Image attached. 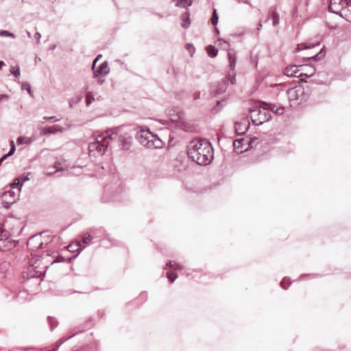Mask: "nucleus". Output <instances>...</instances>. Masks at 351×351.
<instances>
[{
    "mask_svg": "<svg viewBox=\"0 0 351 351\" xmlns=\"http://www.w3.org/2000/svg\"><path fill=\"white\" fill-rule=\"evenodd\" d=\"M188 155L200 165L209 164L213 158L210 143L205 140H193L188 146Z\"/></svg>",
    "mask_w": 351,
    "mask_h": 351,
    "instance_id": "1",
    "label": "nucleus"
},
{
    "mask_svg": "<svg viewBox=\"0 0 351 351\" xmlns=\"http://www.w3.org/2000/svg\"><path fill=\"white\" fill-rule=\"evenodd\" d=\"M117 139L123 143L124 149H128V145L130 143L131 138L130 136L126 137L123 136L121 130L117 129L115 130H108L98 136L96 138V141L90 144V152L96 150L99 153L104 154L110 144V142Z\"/></svg>",
    "mask_w": 351,
    "mask_h": 351,
    "instance_id": "2",
    "label": "nucleus"
},
{
    "mask_svg": "<svg viewBox=\"0 0 351 351\" xmlns=\"http://www.w3.org/2000/svg\"><path fill=\"white\" fill-rule=\"evenodd\" d=\"M287 93L291 106L298 105L306 99L304 88L302 86H296L289 88Z\"/></svg>",
    "mask_w": 351,
    "mask_h": 351,
    "instance_id": "3",
    "label": "nucleus"
},
{
    "mask_svg": "<svg viewBox=\"0 0 351 351\" xmlns=\"http://www.w3.org/2000/svg\"><path fill=\"white\" fill-rule=\"evenodd\" d=\"M250 117L252 122L258 125L270 119L271 112L267 108H257L251 111Z\"/></svg>",
    "mask_w": 351,
    "mask_h": 351,
    "instance_id": "4",
    "label": "nucleus"
},
{
    "mask_svg": "<svg viewBox=\"0 0 351 351\" xmlns=\"http://www.w3.org/2000/svg\"><path fill=\"white\" fill-rule=\"evenodd\" d=\"M102 57L101 54H99L94 60L93 63V70L94 71L95 77H103L110 72V68L106 61L101 63L97 68L96 67L97 62Z\"/></svg>",
    "mask_w": 351,
    "mask_h": 351,
    "instance_id": "5",
    "label": "nucleus"
},
{
    "mask_svg": "<svg viewBox=\"0 0 351 351\" xmlns=\"http://www.w3.org/2000/svg\"><path fill=\"white\" fill-rule=\"evenodd\" d=\"M348 0H329V10L341 16L345 4Z\"/></svg>",
    "mask_w": 351,
    "mask_h": 351,
    "instance_id": "6",
    "label": "nucleus"
},
{
    "mask_svg": "<svg viewBox=\"0 0 351 351\" xmlns=\"http://www.w3.org/2000/svg\"><path fill=\"white\" fill-rule=\"evenodd\" d=\"M250 127V122L247 118H242L235 123V132L239 135L244 134Z\"/></svg>",
    "mask_w": 351,
    "mask_h": 351,
    "instance_id": "7",
    "label": "nucleus"
},
{
    "mask_svg": "<svg viewBox=\"0 0 351 351\" xmlns=\"http://www.w3.org/2000/svg\"><path fill=\"white\" fill-rule=\"evenodd\" d=\"M19 195L10 191H6L3 194V204H13L18 198Z\"/></svg>",
    "mask_w": 351,
    "mask_h": 351,
    "instance_id": "8",
    "label": "nucleus"
},
{
    "mask_svg": "<svg viewBox=\"0 0 351 351\" xmlns=\"http://www.w3.org/2000/svg\"><path fill=\"white\" fill-rule=\"evenodd\" d=\"M301 73V68L296 65H291L285 69V73L287 76L300 77L299 74Z\"/></svg>",
    "mask_w": 351,
    "mask_h": 351,
    "instance_id": "9",
    "label": "nucleus"
},
{
    "mask_svg": "<svg viewBox=\"0 0 351 351\" xmlns=\"http://www.w3.org/2000/svg\"><path fill=\"white\" fill-rule=\"evenodd\" d=\"M341 17L348 21H351V0H348L343 8Z\"/></svg>",
    "mask_w": 351,
    "mask_h": 351,
    "instance_id": "10",
    "label": "nucleus"
},
{
    "mask_svg": "<svg viewBox=\"0 0 351 351\" xmlns=\"http://www.w3.org/2000/svg\"><path fill=\"white\" fill-rule=\"evenodd\" d=\"M300 67L301 68V73L299 74L300 77L306 76L308 77L313 75L315 73V69L310 66L300 65Z\"/></svg>",
    "mask_w": 351,
    "mask_h": 351,
    "instance_id": "11",
    "label": "nucleus"
},
{
    "mask_svg": "<svg viewBox=\"0 0 351 351\" xmlns=\"http://www.w3.org/2000/svg\"><path fill=\"white\" fill-rule=\"evenodd\" d=\"M84 247H82L81 241H76V242L72 243L69 244L67 247L68 250L72 252H80L82 249H84Z\"/></svg>",
    "mask_w": 351,
    "mask_h": 351,
    "instance_id": "12",
    "label": "nucleus"
},
{
    "mask_svg": "<svg viewBox=\"0 0 351 351\" xmlns=\"http://www.w3.org/2000/svg\"><path fill=\"white\" fill-rule=\"evenodd\" d=\"M173 1H176V5L179 7L186 8L191 5L192 0H172Z\"/></svg>",
    "mask_w": 351,
    "mask_h": 351,
    "instance_id": "13",
    "label": "nucleus"
},
{
    "mask_svg": "<svg viewBox=\"0 0 351 351\" xmlns=\"http://www.w3.org/2000/svg\"><path fill=\"white\" fill-rule=\"evenodd\" d=\"M182 19L183 20V23L182 24V27L187 28L190 25V20H189V14L188 12H185L182 14Z\"/></svg>",
    "mask_w": 351,
    "mask_h": 351,
    "instance_id": "14",
    "label": "nucleus"
},
{
    "mask_svg": "<svg viewBox=\"0 0 351 351\" xmlns=\"http://www.w3.org/2000/svg\"><path fill=\"white\" fill-rule=\"evenodd\" d=\"M228 56V60H229V62H230V67L231 69H234L235 67V63H236V60H237L236 55L234 53L229 52Z\"/></svg>",
    "mask_w": 351,
    "mask_h": 351,
    "instance_id": "15",
    "label": "nucleus"
},
{
    "mask_svg": "<svg viewBox=\"0 0 351 351\" xmlns=\"http://www.w3.org/2000/svg\"><path fill=\"white\" fill-rule=\"evenodd\" d=\"M206 51H207L208 55L211 58L215 57L217 55V52H218L217 49L212 45L208 46L206 48Z\"/></svg>",
    "mask_w": 351,
    "mask_h": 351,
    "instance_id": "16",
    "label": "nucleus"
},
{
    "mask_svg": "<svg viewBox=\"0 0 351 351\" xmlns=\"http://www.w3.org/2000/svg\"><path fill=\"white\" fill-rule=\"evenodd\" d=\"M10 144H11V149L10 151L8 152V154H5L3 156H2L0 159V164L8 156H12L14 152H15V145H14V141H12L10 142Z\"/></svg>",
    "mask_w": 351,
    "mask_h": 351,
    "instance_id": "17",
    "label": "nucleus"
},
{
    "mask_svg": "<svg viewBox=\"0 0 351 351\" xmlns=\"http://www.w3.org/2000/svg\"><path fill=\"white\" fill-rule=\"evenodd\" d=\"M60 130V128L58 125H53L51 127L48 128L47 130H43V132L45 134L49 133V134H53L56 132H58Z\"/></svg>",
    "mask_w": 351,
    "mask_h": 351,
    "instance_id": "18",
    "label": "nucleus"
},
{
    "mask_svg": "<svg viewBox=\"0 0 351 351\" xmlns=\"http://www.w3.org/2000/svg\"><path fill=\"white\" fill-rule=\"evenodd\" d=\"M167 278L171 282H174V280L177 278L178 276L173 271H167Z\"/></svg>",
    "mask_w": 351,
    "mask_h": 351,
    "instance_id": "19",
    "label": "nucleus"
},
{
    "mask_svg": "<svg viewBox=\"0 0 351 351\" xmlns=\"http://www.w3.org/2000/svg\"><path fill=\"white\" fill-rule=\"evenodd\" d=\"M94 100H95V98H94L92 93H90V92L87 93V94L86 95V105L89 106Z\"/></svg>",
    "mask_w": 351,
    "mask_h": 351,
    "instance_id": "20",
    "label": "nucleus"
},
{
    "mask_svg": "<svg viewBox=\"0 0 351 351\" xmlns=\"http://www.w3.org/2000/svg\"><path fill=\"white\" fill-rule=\"evenodd\" d=\"M10 72L16 77H19L21 75L20 69L18 66L12 67L10 69Z\"/></svg>",
    "mask_w": 351,
    "mask_h": 351,
    "instance_id": "21",
    "label": "nucleus"
},
{
    "mask_svg": "<svg viewBox=\"0 0 351 351\" xmlns=\"http://www.w3.org/2000/svg\"><path fill=\"white\" fill-rule=\"evenodd\" d=\"M92 236L89 234H86L82 238V242L85 245L88 244L92 240Z\"/></svg>",
    "mask_w": 351,
    "mask_h": 351,
    "instance_id": "22",
    "label": "nucleus"
},
{
    "mask_svg": "<svg viewBox=\"0 0 351 351\" xmlns=\"http://www.w3.org/2000/svg\"><path fill=\"white\" fill-rule=\"evenodd\" d=\"M211 22H212L213 25H216L218 23V16L217 14L216 10H214V11H213V16L211 18Z\"/></svg>",
    "mask_w": 351,
    "mask_h": 351,
    "instance_id": "23",
    "label": "nucleus"
},
{
    "mask_svg": "<svg viewBox=\"0 0 351 351\" xmlns=\"http://www.w3.org/2000/svg\"><path fill=\"white\" fill-rule=\"evenodd\" d=\"M0 36H8V37H12V38H14L15 36L14 34L8 32V31H6V30H1L0 31Z\"/></svg>",
    "mask_w": 351,
    "mask_h": 351,
    "instance_id": "24",
    "label": "nucleus"
},
{
    "mask_svg": "<svg viewBox=\"0 0 351 351\" xmlns=\"http://www.w3.org/2000/svg\"><path fill=\"white\" fill-rule=\"evenodd\" d=\"M272 21H273V25L274 26L277 25L279 23V16L277 14L276 12L272 13Z\"/></svg>",
    "mask_w": 351,
    "mask_h": 351,
    "instance_id": "25",
    "label": "nucleus"
},
{
    "mask_svg": "<svg viewBox=\"0 0 351 351\" xmlns=\"http://www.w3.org/2000/svg\"><path fill=\"white\" fill-rule=\"evenodd\" d=\"M20 185V180L19 178L15 179L14 182L11 184L12 189H17L19 191H21V188H19Z\"/></svg>",
    "mask_w": 351,
    "mask_h": 351,
    "instance_id": "26",
    "label": "nucleus"
},
{
    "mask_svg": "<svg viewBox=\"0 0 351 351\" xmlns=\"http://www.w3.org/2000/svg\"><path fill=\"white\" fill-rule=\"evenodd\" d=\"M20 185V180L19 178L15 179L14 182L11 184L12 189H17L19 191H21V188H19Z\"/></svg>",
    "mask_w": 351,
    "mask_h": 351,
    "instance_id": "27",
    "label": "nucleus"
},
{
    "mask_svg": "<svg viewBox=\"0 0 351 351\" xmlns=\"http://www.w3.org/2000/svg\"><path fill=\"white\" fill-rule=\"evenodd\" d=\"M311 47V45H306L304 43H301V44H299L298 45V47L296 49L297 51H300V50H302V49H310Z\"/></svg>",
    "mask_w": 351,
    "mask_h": 351,
    "instance_id": "28",
    "label": "nucleus"
},
{
    "mask_svg": "<svg viewBox=\"0 0 351 351\" xmlns=\"http://www.w3.org/2000/svg\"><path fill=\"white\" fill-rule=\"evenodd\" d=\"M240 143H241V141L240 140H235L233 142V145L235 147V149H237V152H243V149H239V145H240Z\"/></svg>",
    "mask_w": 351,
    "mask_h": 351,
    "instance_id": "29",
    "label": "nucleus"
},
{
    "mask_svg": "<svg viewBox=\"0 0 351 351\" xmlns=\"http://www.w3.org/2000/svg\"><path fill=\"white\" fill-rule=\"evenodd\" d=\"M284 112V108H279L276 109V113L282 114Z\"/></svg>",
    "mask_w": 351,
    "mask_h": 351,
    "instance_id": "30",
    "label": "nucleus"
},
{
    "mask_svg": "<svg viewBox=\"0 0 351 351\" xmlns=\"http://www.w3.org/2000/svg\"><path fill=\"white\" fill-rule=\"evenodd\" d=\"M23 140H24V138H23V137L20 136V137H19V138H17V140H16V141H17L18 144H22V143H23Z\"/></svg>",
    "mask_w": 351,
    "mask_h": 351,
    "instance_id": "31",
    "label": "nucleus"
},
{
    "mask_svg": "<svg viewBox=\"0 0 351 351\" xmlns=\"http://www.w3.org/2000/svg\"><path fill=\"white\" fill-rule=\"evenodd\" d=\"M19 232V228H17L16 230H14L13 229V230H11L10 234L11 235H14L16 234H18Z\"/></svg>",
    "mask_w": 351,
    "mask_h": 351,
    "instance_id": "32",
    "label": "nucleus"
},
{
    "mask_svg": "<svg viewBox=\"0 0 351 351\" xmlns=\"http://www.w3.org/2000/svg\"><path fill=\"white\" fill-rule=\"evenodd\" d=\"M167 266H169V267H171L172 269H177V267H174V265H173L171 262L167 263Z\"/></svg>",
    "mask_w": 351,
    "mask_h": 351,
    "instance_id": "33",
    "label": "nucleus"
},
{
    "mask_svg": "<svg viewBox=\"0 0 351 351\" xmlns=\"http://www.w3.org/2000/svg\"><path fill=\"white\" fill-rule=\"evenodd\" d=\"M34 240H35V238H34V237H33V238L30 239L27 241V245H28V246H29V245H31V243H33V242L34 241Z\"/></svg>",
    "mask_w": 351,
    "mask_h": 351,
    "instance_id": "34",
    "label": "nucleus"
},
{
    "mask_svg": "<svg viewBox=\"0 0 351 351\" xmlns=\"http://www.w3.org/2000/svg\"><path fill=\"white\" fill-rule=\"evenodd\" d=\"M8 96L6 95H0V101L2 99H8Z\"/></svg>",
    "mask_w": 351,
    "mask_h": 351,
    "instance_id": "35",
    "label": "nucleus"
},
{
    "mask_svg": "<svg viewBox=\"0 0 351 351\" xmlns=\"http://www.w3.org/2000/svg\"><path fill=\"white\" fill-rule=\"evenodd\" d=\"M4 65V62L3 61H0V69Z\"/></svg>",
    "mask_w": 351,
    "mask_h": 351,
    "instance_id": "36",
    "label": "nucleus"
},
{
    "mask_svg": "<svg viewBox=\"0 0 351 351\" xmlns=\"http://www.w3.org/2000/svg\"><path fill=\"white\" fill-rule=\"evenodd\" d=\"M160 144H161V142H158V143L157 145H155V147H160Z\"/></svg>",
    "mask_w": 351,
    "mask_h": 351,
    "instance_id": "37",
    "label": "nucleus"
},
{
    "mask_svg": "<svg viewBox=\"0 0 351 351\" xmlns=\"http://www.w3.org/2000/svg\"><path fill=\"white\" fill-rule=\"evenodd\" d=\"M316 56H317V54L313 55L311 58L315 57Z\"/></svg>",
    "mask_w": 351,
    "mask_h": 351,
    "instance_id": "38",
    "label": "nucleus"
}]
</instances>
